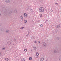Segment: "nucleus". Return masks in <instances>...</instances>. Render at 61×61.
Masks as SVG:
<instances>
[{"instance_id":"nucleus-24","label":"nucleus","mask_w":61,"mask_h":61,"mask_svg":"<svg viewBox=\"0 0 61 61\" xmlns=\"http://www.w3.org/2000/svg\"><path fill=\"white\" fill-rule=\"evenodd\" d=\"M40 17H42V15L41 14H40Z\"/></svg>"},{"instance_id":"nucleus-3","label":"nucleus","mask_w":61,"mask_h":61,"mask_svg":"<svg viewBox=\"0 0 61 61\" xmlns=\"http://www.w3.org/2000/svg\"><path fill=\"white\" fill-rule=\"evenodd\" d=\"M2 11L3 12H5L6 11V9H5V8H3L2 9Z\"/></svg>"},{"instance_id":"nucleus-11","label":"nucleus","mask_w":61,"mask_h":61,"mask_svg":"<svg viewBox=\"0 0 61 61\" xmlns=\"http://www.w3.org/2000/svg\"><path fill=\"white\" fill-rule=\"evenodd\" d=\"M6 33H9V31L8 30H6L5 31Z\"/></svg>"},{"instance_id":"nucleus-8","label":"nucleus","mask_w":61,"mask_h":61,"mask_svg":"<svg viewBox=\"0 0 61 61\" xmlns=\"http://www.w3.org/2000/svg\"><path fill=\"white\" fill-rule=\"evenodd\" d=\"M21 60L22 61H25V59L23 58H21Z\"/></svg>"},{"instance_id":"nucleus-18","label":"nucleus","mask_w":61,"mask_h":61,"mask_svg":"<svg viewBox=\"0 0 61 61\" xmlns=\"http://www.w3.org/2000/svg\"><path fill=\"white\" fill-rule=\"evenodd\" d=\"M31 39H35V37L33 36H32L31 37Z\"/></svg>"},{"instance_id":"nucleus-29","label":"nucleus","mask_w":61,"mask_h":61,"mask_svg":"<svg viewBox=\"0 0 61 61\" xmlns=\"http://www.w3.org/2000/svg\"><path fill=\"white\" fill-rule=\"evenodd\" d=\"M27 51V50H26V49H24V51H25V52H26V51Z\"/></svg>"},{"instance_id":"nucleus-5","label":"nucleus","mask_w":61,"mask_h":61,"mask_svg":"<svg viewBox=\"0 0 61 61\" xmlns=\"http://www.w3.org/2000/svg\"><path fill=\"white\" fill-rule=\"evenodd\" d=\"M20 18L21 19L22 21H24V18H23V16L22 15H21L20 16Z\"/></svg>"},{"instance_id":"nucleus-7","label":"nucleus","mask_w":61,"mask_h":61,"mask_svg":"<svg viewBox=\"0 0 61 61\" xmlns=\"http://www.w3.org/2000/svg\"><path fill=\"white\" fill-rule=\"evenodd\" d=\"M33 50H36L37 49V48L36 46H34L33 47Z\"/></svg>"},{"instance_id":"nucleus-36","label":"nucleus","mask_w":61,"mask_h":61,"mask_svg":"<svg viewBox=\"0 0 61 61\" xmlns=\"http://www.w3.org/2000/svg\"><path fill=\"white\" fill-rule=\"evenodd\" d=\"M55 4H56V5H57V3H55Z\"/></svg>"},{"instance_id":"nucleus-10","label":"nucleus","mask_w":61,"mask_h":61,"mask_svg":"<svg viewBox=\"0 0 61 61\" xmlns=\"http://www.w3.org/2000/svg\"><path fill=\"white\" fill-rule=\"evenodd\" d=\"M24 16L25 17H26V16H27V14H26V13H24Z\"/></svg>"},{"instance_id":"nucleus-28","label":"nucleus","mask_w":61,"mask_h":61,"mask_svg":"<svg viewBox=\"0 0 61 61\" xmlns=\"http://www.w3.org/2000/svg\"><path fill=\"white\" fill-rule=\"evenodd\" d=\"M12 13V11H11L10 12V14H11Z\"/></svg>"},{"instance_id":"nucleus-14","label":"nucleus","mask_w":61,"mask_h":61,"mask_svg":"<svg viewBox=\"0 0 61 61\" xmlns=\"http://www.w3.org/2000/svg\"><path fill=\"white\" fill-rule=\"evenodd\" d=\"M7 43L8 44H9V45H10L11 44V42L10 41H8L7 42Z\"/></svg>"},{"instance_id":"nucleus-16","label":"nucleus","mask_w":61,"mask_h":61,"mask_svg":"<svg viewBox=\"0 0 61 61\" xmlns=\"http://www.w3.org/2000/svg\"><path fill=\"white\" fill-rule=\"evenodd\" d=\"M27 20H25L24 21V22L25 23H27Z\"/></svg>"},{"instance_id":"nucleus-15","label":"nucleus","mask_w":61,"mask_h":61,"mask_svg":"<svg viewBox=\"0 0 61 61\" xmlns=\"http://www.w3.org/2000/svg\"><path fill=\"white\" fill-rule=\"evenodd\" d=\"M60 25H58L57 26V28H58V27H60Z\"/></svg>"},{"instance_id":"nucleus-12","label":"nucleus","mask_w":61,"mask_h":61,"mask_svg":"<svg viewBox=\"0 0 61 61\" xmlns=\"http://www.w3.org/2000/svg\"><path fill=\"white\" fill-rule=\"evenodd\" d=\"M58 59L60 61H61V56H60L59 57Z\"/></svg>"},{"instance_id":"nucleus-26","label":"nucleus","mask_w":61,"mask_h":61,"mask_svg":"<svg viewBox=\"0 0 61 61\" xmlns=\"http://www.w3.org/2000/svg\"><path fill=\"white\" fill-rule=\"evenodd\" d=\"M30 11H31V12H33V10L32 9H31L30 10Z\"/></svg>"},{"instance_id":"nucleus-38","label":"nucleus","mask_w":61,"mask_h":61,"mask_svg":"<svg viewBox=\"0 0 61 61\" xmlns=\"http://www.w3.org/2000/svg\"><path fill=\"white\" fill-rule=\"evenodd\" d=\"M1 15V14L0 13V16Z\"/></svg>"},{"instance_id":"nucleus-20","label":"nucleus","mask_w":61,"mask_h":61,"mask_svg":"<svg viewBox=\"0 0 61 61\" xmlns=\"http://www.w3.org/2000/svg\"><path fill=\"white\" fill-rule=\"evenodd\" d=\"M56 50H54V52L55 53H56Z\"/></svg>"},{"instance_id":"nucleus-37","label":"nucleus","mask_w":61,"mask_h":61,"mask_svg":"<svg viewBox=\"0 0 61 61\" xmlns=\"http://www.w3.org/2000/svg\"><path fill=\"white\" fill-rule=\"evenodd\" d=\"M53 11L52 10H51V11L52 12H53Z\"/></svg>"},{"instance_id":"nucleus-27","label":"nucleus","mask_w":61,"mask_h":61,"mask_svg":"<svg viewBox=\"0 0 61 61\" xmlns=\"http://www.w3.org/2000/svg\"><path fill=\"white\" fill-rule=\"evenodd\" d=\"M5 48L4 47V48H2V50H5Z\"/></svg>"},{"instance_id":"nucleus-32","label":"nucleus","mask_w":61,"mask_h":61,"mask_svg":"<svg viewBox=\"0 0 61 61\" xmlns=\"http://www.w3.org/2000/svg\"><path fill=\"white\" fill-rule=\"evenodd\" d=\"M2 55V53H1V52H0V56H1Z\"/></svg>"},{"instance_id":"nucleus-30","label":"nucleus","mask_w":61,"mask_h":61,"mask_svg":"<svg viewBox=\"0 0 61 61\" xmlns=\"http://www.w3.org/2000/svg\"><path fill=\"white\" fill-rule=\"evenodd\" d=\"M13 41L14 42H15L16 41V40L14 39V40Z\"/></svg>"},{"instance_id":"nucleus-6","label":"nucleus","mask_w":61,"mask_h":61,"mask_svg":"<svg viewBox=\"0 0 61 61\" xmlns=\"http://www.w3.org/2000/svg\"><path fill=\"white\" fill-rule=\"evenodd\" d=\"M44 58L42 57H41V58H40V60L41 61H43V60H44Z\"/></svg>"},{"instance_id":"nucleus-25","label":"nucleus","mask_w":61,"mask_h":61,"mask_svg":"<svg viewBox=\"0 0 61 61\" xmlns=\"http://www.w3.org/2000/svg\"><path fill=\"white\" fill-rule=\"evenodd\" d=\"M42 1L41 0H40L39 1V2L40 3H42Z\"/></svg>"},{"instance_id":"nucleus-34","label":"nucleus","mask_w":61,"mask_h":61,"mask_svg":"<svg viewBox=\"0 0 61 61\" xmlns=\"http://www.w3.org/2000/svg\"><path fill=\"white\" fill-rule=\"evenodd\" d=\"M57 39H59V37H57Z\"/></svg>"},{"instance_id":"nucleus-17","label":"nucleus","mask_w":61,"mask_h":61,"mask_svg":"<svg viewBox=\"0 0 61 61\" xmlns=\"http://www.w3.org/2000/svg\"><path fill=\"white\" fill-rule=\"evenodd\" d=\"M29 59L30 60H32V57H30L29 58Z\"/></svg>"},{"instance_id":"nucleus-23","label":"nucleus","mask_w":61,"mask_h":61,"mask_svg":"<svg viewBox=\"0 0 61 61\" xmlns=\"http://www.w3.org/2000/svg\"><path fill=\"white\" fill-rule=\"evenodd\" d=\"M5 60H6V61H8L9 59H8L7 58H5Z\"/></svg>"},{"instance_id":"nucleus-39","label":"nucleus","mask_w":61,"mask_h":61,"mask_svg":"<svg viewBox=\"0 0 61 61\" xmlns=\"http://www.w3.org/2000/svg\"><path fill=\"white\" fill-rule=\"evenodd\" d=\"M56 32V33H57V32Z\"/></svg>"},{"instance_id":"nucleus-4","label":"nucleus","mask_w":61,"mask_h":61,"mask_svg":"<svg viewBox=\"0 0 61 61\" xmlns=\"http://www.w3.org/2000/svg\"><path fill=\"white\" fill-rule=\"evenodd\" d=\"M10 2V0H6L5 1V2H6L7 3H9Z\"/></svg>"},{"instance_id":"nucleus-35","label":"nucleus","mask_w":61,"mask_h":61,"mask_svg":"<svg viewBox=\"0 0 61 61\" xmlns=\"http://www.w3.org/2000/svg\"><path fill=\"white\" fill-rule=\"evenodd\" d=\"M26 36H28V34H26Z\"/></svg>"},{"instance_id":"nucleus-2","label":"nucleus","mask_w":61,"mask_h":61,"mask_svg":"<svg viewBox=\"0 0 61 61\" xmlns=\"http://www.w3.org/2000/svg\"><path fill=\"white\" fill-rule=\"evenodd\" d=\"M42 46L43 47H46L47 44L45 42H43L42 44Z\"/></svg>"},{"instance_id":"nucleus-13","label":"nucleus","mask_w":61,"mask_h":61,"mask_svg":"<svg viewBox=\"0 0 61 61\" xmlns=\"http://www.w3.org/2000/svg\"><path fill=\"white\" fill-rule=\"evenodd\" d=\"M17 10H15L14 11V12L16 14H17Z\"/></svg>"},{"instance_id":"nucleus-1","label":"nucleus","mask_w":61,"mask_h":61,"mask_svg":"<svg viewBox=\"0 0 61 61\" xmlns=\"http://www.w3.org/2000/svg\"><path fill=\"white\" fill-rule=\"evenodd\" d=\"M39 10L41 12H44L45 8L43 7H41L39 9Z\"/></svg>"},{"instance_id":"nucleus-40","label":"nucleus","mask_w":61,"mask_h":61,"mask_svg":"<svg viewBox=\"0 0 61 61\" xmlns=\"http://www.w3.org/2000/svg\"><path fill=\"white\" fill-rule=\"evenodd\" d=\"M14 45H15V44H14Z\"/></svg>"},{"instance_id":"nucleus-33","label":"nucleus","mask_w":61,"mask_h":61,"mask_svg":"<svg viewBox=\"0 0 61 61\" xmlns=\"http://www.w3.org/2000/svg\"><path fill=\"white\" fill-rule=\"evenodd\" d=\"M38 43H40V42L39 41H38Z\"/></svg>"},{"instance_id":"nucleus-22","label":"nucleus","mask_w":61,"mask_h":61,"mask_svg":"<svg viewBox=\"0 0 61 61\" xmlns=\"http://www.w3.org/2000/svg\"><path fill=\"white\" fill-rule=\"evenodd\" d=\"M25 27H22L20 28V29H24V28Z\"/></svg>"},{"instance_id":"nucleus-21","label":"nucleus","mask_w":61,"mask_h":61,"mask_svg":"<svg viewBox=\"0 0 61 61\" xmlns=\"http://www.w3.org/2000/svg\"><path fill=\"white\" fill-rule=\"evenodd\" d=\"M29 6H28V7L27 8V10H29Z\"/></svg>"},{"instance_id":"nucleus-19","label":"nucleus","mask_w":61,"mask_h":61,"mask_svg":"<svg viewBox=\"0 0 61 61\" xmlns=\"http://www.w3.org/2000/svg\"><path fill=\"white\" fill-rule=\"evenodd\" d=\"M34 42L35 43H36V44H37V41H34Z\"/></svg>"},{"instance_id":"nucleus-9","label":"nucleus","mask_w":61,"mask_h":61,"mask_svg":"<svg viewBox=\"0 0 61 61\" xmlns=\"http://www.w3.org/2000/svg\"><path fill=\"white\" fill-rule=\"evenodd\" d=\"M36 55H36V57L37 56H39V55L38 54V53L37 52L36 53Z\"/></svg>"},{"instance_id":"nucleus-31","label":"nucleus","mask_w":61,"mask_h":61,"mask_svg":"<svg viewBox=\"0 0 61 61\" xmlns=\"http://www.w3.org/2000/svg\"><path fill=\"white\" fill-rule=\"evenodd\" d=\"M41 27H43V25L41 24Z\"/></svg>"}]
</instances>
